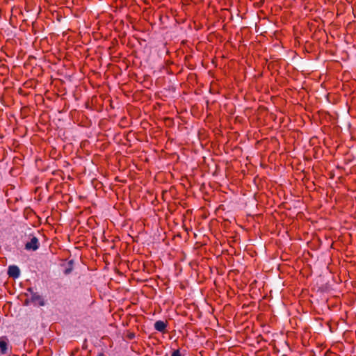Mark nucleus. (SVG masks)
<instances>
[{
	"mask_svg": "<svg viewBox=\"0 0 356 356\" xmlns=\"http://www.w3.org/2000/svg\"><path fill=\"white\" fill-rule=\"evenodd\" d=\"M171 356H181V354L179 350L177 349V350L173 351Z\"/></svg>",
	"mask_w": 356,
	"mask_h": 356,
	"instance_id": "obj_6",
	"label": "nucleus"
},
{
	"mask_svg": "<svg viewBox=\"0 0 356 356\" xmlns=\"http://www.w3.org/2000/svg\"><path fill=\"white\" fill-rule=\"evenodd\" d=\"M11 353L9 340L6 336L0 337V355H6Z\"/></svg>",
	"mask_w": 356,
	"mask_h": 356,
	"instance_id": "obj_1",
	"label": "nucleus"
},
{
	"mask_svg": "<svg viewBox=\"0 0 356 356\" xmlns=\"http://www.w3.org/2000/svg\"><path fill=\"white\" fill-rule=\"evenodd\" d=\"M70 272V269H66V270H65V274H67V273H69Z\"/></svg>",
	"mask_w": 356,
	"mask_h": 356,
	"instance_id": "obj_7",
	"label": "nucleus"
},
{
	"mask_svg": "<svg viewBox=\"0 0 356 356\" xmlns=\"http://www.w3.org/2000/svg\"><path fill=\"white\" fill-rule=\"evenodd\" d=\"M8 274L11 277L17 278V277H19V276L20 275L19 268L17 266H15V265L10 266L8 267Z\"/></svg>",
	"mask_w": 356,
	"mask_h": 356,
	"instance_id": "obj_3",
	"label": "nucleus"
},
{
	"mask_svg": "<svg viewBox=\"0 0 356 356\" xmlns=\"http://www.w3.org/2000/svg\"><path fill=\"white\" fill-rule=\"evenodd\" d=\"M39 248L38 239L35 236H33L30 241L27 242L25 245V248L27 250L35 251Z\"/></svg>",
	"mask_w": 356,
	"mask_h": 356,
	"instance_id": "obj_2",
	"label": "nucleus"
},
{
	"mask_svg": "<svg viewBox=\"0 0 356 356\" xmlns=\"http://www.w3.org/2000/svg\"><path fill=\"white\" fill-rule=\"evenodd\" d=\"M167 323L163 321H157L154 323V329L160 332H166Z\"/></svg>",
	"mask_w": 356,
	"mask_h": 356,
	"instance_id": "obj_4",
	"label": "nucleus"
},
{
	"mask_svg": "<svg viewBox=\"0 0 356 356\" xmlns=\"http://www.w3.org/2000/svg\"><path fill=\"white\" fill-rule=\"evenodd\" d=\"M32 300H33V301L38 302L39 305L41 306H43L44 305V301L42 299V298L37 293H34L32 296Z\"/></svg>",
	"mask_w": 356,
	"mask_h": 356,
	"instance_id": "obj_5",
	"label": "nucleus"
},
{
	"mask_svg": "<svg viewBox=\"0 0 356 356\" xmlns=\"http://www.w3.org/2000/svg\"><path fill=\"white\" fill-rule=\"evenodd\" d=\"M97 356H105L104 354L103 353H100L98 354Z\"/></svg>",
	"mask_w": 356,
	"mask_h": 356,
	"instance_id": "obj_8",
	"label": "nucleus"
}]
</instances>
